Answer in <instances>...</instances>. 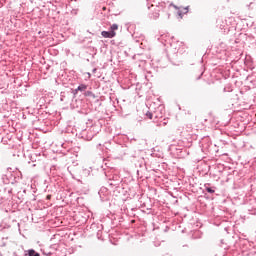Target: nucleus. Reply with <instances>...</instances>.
<instances>
[{
	"label": "nucleus",
	"mask_w": 256,
	"mask_h": 256,
	"mask_svg": "<svg viewBox=\"0 0 256 256\" xmlns=\"http://www.w3.org/2000/svg\"><path fill=\"white\" fill-rule=\"evenodd\" d=\"M76 91H87V85L82 84V85L78 86Z\"/></svg>",
	"instance_id": "nucleus-4"
},
{
	"label": "nucleus",
	"mask_w": 256,
	"mask_h": 256,
	"mask_svg": "<svg viewBox=\"0 0 256 256\" xmlns=\"http://www.w3.org/2000/svg\"><path fill=\"white\" fill-rule=\"evenodd\" d=\"M146 116L149 118V119H153V114L151 112H147L146 113Z\"/></svg>",
	"instance_id": "nucleus-6"
},
{
	"label": "nucleus",
	"mask_w": 256,
	"mask_h": 256,
	"mask_svg": "<svg viewBox=\"0 0 256 256\" xmlns=\"http://www.w3.org/2000/svg\"><path fill=\"white\" fill-rule=\"evenodd\" d=\"M208 192L211 193V189L208 188Z\"/></svg>",
	"instance_id": "nucleus-9"
},
{
	"label": "nucleus",
	"mask_w": 256,
	"mask_h": 256,
	"mask_svg": "<svg viewBox=\"0 0 256 256\" xmlns=\"http://www.w3.org/2000/svg\"><path fill=\"white\" fill-rule=\"evenodd\" d=\"M187 12H188L187 8H183V10L179 9L177 11V15H178L179 19H183V13H187Z\"/></svg>",
	"instance_id": "nucleus-3"
},
{
	"label": "nucleus",
	"mask_w": 256,
	"mask_h": 256,
	"mask_svg": "<svg viewBox=\"0 0 256 256\" xmlns=\"http://www.w3.org/2000/svg\"><path fill=\"white\" fill-rule=\"evenodd\" d=\"M51 195H47V199H50Z\"/></svg>",
	"instance_id": "nucleus-8"
},
{
	"label": "nucleus",
	"mask_w": 256,
	"mask_h": 256,
	"mask_svg": "<svg viewBox=\"0 0 256 256\" xmlns=\"http://www.w3.org/2000/svg\"><path fill=\"white\" fill-rule=\"evenodd\" d=\"M107 10V8L106 7H103V11H106Z\"/></svg>",
	"instance_id": "nucleus-7"
},
{
	"label": "nucleus",
	"mask_w": 256,
	"mask_h": 256,
	"mask_svg": "<svg viewBox=\"0 0 256 256\" xmlns=\"http://www.w3.org/2000/svg\"><path fill=\"white\" fill-rule=\"evenodd\" d=\"M118 29H119V25L112 24L110 26V31H102L101 35L105 39H113V37H115L117 35V33L115 31H117Z\"/></svg>",
	"instance_id": "nucleus-1"
},
{
	"label": "nucleus",
	"mask_w": 256,
	"mask_h": 256,
	"mask_svg": "<svg viewBox=\"0 0 256 256\" xmlns=\"http://www.w3.org/2000/svg\"><path fill=\"white\" fill-rule=\"evenodd\" d=\"M29 256H39V253L35 252V250H29Z\"/></svg>",
	"instance_id": "nucleus-5"
},
{
	"label": "nucleus",
	"mask_w": 256,
	"mask_h": 256,
	"mask_svg": "<svg viewBox=\"0 0 256 256\" xmlns=\"http://www.w3.org/2000/svg\"><path fill=\"white\" fill-rule=\"evenodd\" d=\"M161 13V7L155 6L152 14H151V19H159Z\"/></svg>",
	"instance_id": "nucleus-2"
}]
</instances>
